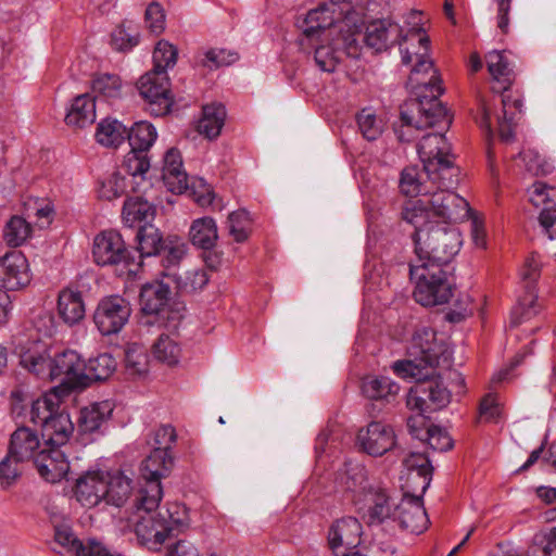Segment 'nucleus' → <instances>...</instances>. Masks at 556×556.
<instances>
[{
    "mask_svg": "<svg viewBox=\"0 0 556 556\" xmlns=\"http://www.w3.org/2000/svg\"><path fill=\"white\" fill-rule=\"evenodd\" d=\"M422 495L404 494L402 501L394 507L393 520L410 533L420 534L427 530L429 518L422 503Z\"/></svg>",
    "mask_w": 556,
    "mask_h": 556,
    "instance_id": "15",
    "label": "nucleus"
},
{
    "mask_svg": "<svg viewBox=\"0 0 556 556\" xmlns=\"http://www.w3.org/2000/svg\"><path fill=\"white\" fill-rule=\"evenodd\" d=\"M226 110L223 104L212 103L203 106L202 117L198 123L199 134L208 139H215L219 136L225 124Z\"/></svg>",
    "mask_w": 556,
    "mask_h": 556,
    "instance_id": "41",
    "label": "nucleus"
},
{
    "mask_svg": "<svg viewBox=\"0 0 556 556\" xmlns=\"http://www.w3.org/2000/svg\"><path fill=\"white\" fill-rule=\"evenodd\" d=\"M92 256L97 265L115 267L121 275H137L141 268L136 253L115 230H104L94 237Z\"/></svg>",
    "mask_w": 556,
    "mask_h": 556,
    "instance_id": "9",
    "label": "nucleus"
},
{
    "mask_svg": "<svg viewBox=\"0 0 556 556\" xmlns=\"http://www.w3.org/2000/svg\"><path fill=\"white\" fill-rule=\"evenodd\" d=\"M139 42V34L136 30L126 28L125 25L118 26L112 33V46L118 51L132 49Z\"/></svg>",
    "mask_w": 556,
    "mask_h": 556,
    "instance_id": "61",
    "label": "nucleus"
},
{
    "mask_svg": "<svg viewBox=\"0 0 556 556\" xmlns=\"http://www.w3.org/2000/svg\"><path fill=\"white\" fill-rule=\"evenodd\" d=\"M403 464L408 471V481L418 480V489L421 494H425L433 473L429 457L424 453H410Z\"/></svg>",
    "mask_w": 556,
    "mask_h": 556,
    "instance_id": "37",
    "label": "nucleus"
},
{
    "mask_svg": "<svg viewBox=\"0 0 556 556\" xmlns=\"http://www.w3.org/2000/svg\"><path fill=\"white\" fill-rule=\"evenodd\" d=\"M187 249L186 242L180 237L169 236L164 240L162 247V251L164 252L162 260L164 270L162 271V276L164 278H167L168 271H177L180 269L179 264L184 260Z\"/></svg>",
    "mask_w": 556,
    "mask_h": 556,
    "instance_id": "46",
    "label": "nucleus"
},
{
    "mask_svg": "<svg viewBox=\"0 0 556 556\" xmlns=\"http://www.w3.org/2000/svg\"><path fill=\"white\" fill-rule=\"evenodd\" d=\"M401 216L404 222L414 226L415 232L413 235V239L415 243L417 242L419 231L429 230V227H433L435 225L431 216L427 198L405 202Z\"/></svg>",
    "mask_w": 556,
    "mask_h": 556,
    "instance_id": "28",
    "label": "nucleus"
},
{
    "mask_svg": "<svg viewBox=\"0 0 556 556\" xmlns=\"http://www.w3.org/2000/svg\"><path fill=\"white\" fill-rule=\"evenodd\" d=\"M334 21L333 4L324 3L306 14L300 28L307 39L318 38L320 33L334 24Z\"/></svg>",
    "mask_w": 556,
    "mask_h": 556,
    "instance_id": "32",
    "label": "nucleus"
},
{
    "mask_svg": "<svg viewBox=\"0 0 556 556\" xmlns=\"http://www.w3.org/2000/svg\"><path fill=\"white\" fill-rule=\"evenodd\" d=\"M169 286L163 281H154L142 286L140 305L144 314L159 315L169 303Z\"/></svg>",
    "mask_w": 556,
    "mask_h": 556,
    "instance_id": "30",
    "label": "nucleus"
},
{
    "mask_svg": "<svg viewBox=\"0 0 556 556\" xmlns=\"http://www.w3.org/2000/svg\"><path fill=\"white\" fill-rule=\"evenodd\" d=\"M30 281L29 263L21 251H11L0 257V287L18 290L28 286Z\"/></svg>",
    "mask_w": 556,
    "mask_h": 556,
    "instance_id": "18",
    "label": "nucleus"
},
{
    "mask_svg": "<svg viewBox=\"0 0 556 556\" xmlns=\"http://www.w3.org/2000/svg\"><path fill=\"white\" fill-rule=\"evenodd\" d=\"M93 98L114 104L125 94V84L117 74L99 73L94 75L91 84Z\"/></svg>",
    "mask_w": 556,
    "mask_h": 556,
    "instance_id": "29",
    "label": "nucleus"
},
{
    "mask_svg": "<svg viewBox=\"0 0 556 556\" xmlns=\"http://www.w3.org/2000/svg\"><path fill=\"white\" fill-rule=\"evenodd\" d=\"M128 127L117 119L104 118L97 126L96 140L103 147L117 148L126 139Z\"/></svg>",
    "mask_w": 556,
    "mask_h": 556,
    "instance_id": "44",
    "label": "nucleus"
},
{
    "mask_svg": "<svg viewBox=\"0 0 556 556\" xmlns=\"http://www.w3.org/2000/svg\"><path fill=\"white\" fill-rule=\"evenodd\" d=\"M531 203L542 207L539 222L548 239L556 240V187L535 181L528 190Z\"/></svg>",
    "mask_w": 556,
    "mask_h": 556,
    "instance_id": "17",
    "label": "nucleus"
},
{
    "mask_svg": "<svg viewBox=\"0 0 556 556\" xmlns=\"http://www.w3.org/2000/svg\"><path fill=\"white\" fill-rule=\"evenodd\" d=\"M117 366L114 357L109 353L99 354L85 363L84 368V388L92 381H102L110 378Z\"/></svg>",
    "mask_w": 556,
    "mask_h": 556,
    "instance_id": "43",
    "label": "nucleus"
},
{
    "mask_svg": "<svg viewBox=\"0 0 556 556\" xmlns=\"http://www.w3.org/2000/svg\"><path fill=\"white\" fill-rule=\"evenodd\" d=\"M184 317L185 307L180 303H168L157 315L159 320L170 331L179 328Z\"/></svg>",
    "mask_w": 556,
    "mask_h": 556,
    "instance_id": "63",
    "label": "nucleus"
},
{
    "mask_svg": "<svg viewBox=\"0 0 556 556\" xmlns=\"http://www.w3.org/2000/svg\"><path fill=\"white\" fill-rule=\"evenodd\" d=\"M162 178L173 193H182L188 188V175L182 167V159L177 149H169L164 155Z\"/></svg>",
    "mask_w": 556,
    "mask_h": 556,
    "instance_id": "25",
    "label": "nucleus"
},
{
    "mask_svg": "<svg viewBox=\"0 0 556 556\" xmlns=\"http://www.w3.org/2000/svg\"><path fill=\"white\" fill-rule=\"evenodd\" d=\"M405 39L415 40L418 42V50L410 51L409 49H401L402 63L408 65L415 61L412 67L408 83L415 89L417 98L432 96V90L429 86L435 85L440 89V96L443 92L441 87V80L437 75V71L433 68V62L428 55L429 50V37L422 31L421 28L410 29L406 35Z\"/></svg>",
    "mask_w": 556,
    "mask_h": 556,
    "instance_id": "7",
    "label": "nucleus"
},
{
    "mask_svg": "<svg viewBox=\"0 0 556 556\" xmlns=\"http://www.w3.org/2000/svg\"><path fill=\"white\" fill-rule=\"evenodd\" d=\"M363 394L374 401L390 403L400 392V386L386 376H368L362 382Z\"/></svg>",
    "mask_w": 556,
    "mask_h": 556,
    "instance_id": "35",
    "label": "nucleus"
},
{
    "mask_svg": "<svg viewBox=\"0 0 556 556\" xmlns=\"http://www.w3.org/2000/svg\"><path fill=\"white\" fill-rule=\"evenodd\" d=\"M429 87L432 96L406 101L401 111V118L405 125L416 129L437 128L419 139L417 152L425 169L435 184L444 188H454L458 182L459 168L454 163L451 144L444 136L452 118L439 100V87Z\"/></svg>",
    "mask_w": 556,
    "mask_h": 556,
    "instance_id": "1",
    "label": "nucleus"
},
{
    "mask_svg": "<svg viewBox=\"0 0 556 556\" xmlns=\"http://www.w3.org/2000/svg\"><path fill=\"white\" fill-rule=\"evenodd\" d=\"M450 189L435 184V188L427 195L435 225H455L471 214L468 201Z\"/></svg>",
    "mask_w": 556,
    "mask_h": 556,
    "instance_id": "11",
    "label": "nucleus"
},
{
    "mask_svg": "<svg viewBox=\"0 0 556 556\" xmlns=\"http://www.w3.org/2000/svg\"><path fill=\"white\" fill-rule=\"evenodd\" d=\"M368 507V517L371 523H381L387 518L393 519L392 505L386 491L372 488L362 500Z\"/></svg>",
    "mask_w": 556,
    "mask_h": 556,
    "instance_id": "42",
    "label": "nucleus"
},
{
    "mask_svg": "<svg viewBox=\"0 0 556 556\" xmlns=\"http://www.w3.org/2000/svg\"><path fill=\"white\" fill-rule=\"evenodd\" d=\"M410 278L416 281L414 299L422 306L442 305L453 296V282L444 266L430 262L409 265Z\"/></svg>",
    "mask_w": 556,
    "mask_h": 556,
    "instance_id": "6",
    "label": "nucleus"
},
{
    "mask_svg": "<svg viewBox=\"0 0 556 556\" xmlns=\"http://www.w3.org/2000/svg\"><path fill=\"white\" fill-rule=\"evenodd\" d=\"M167 279L182 293L202 290L208 282L207 273L203 268H180L177 271H168Z\"/></svg>",
    "mask_w": 556,
    "mask_h": 556,
    "instance_id": "38",
    "label": "nucleus"
},
{
    "mask_svg": "<svg viewBox=\"0 0 556 556\" xmlns=\"http://www.w3.org/2000/svg\"><path fill=\"white\" fill-rule=\"evenodd\" d=\"M417 381L406 394V407L416 415L432 414L446 407L451 402V392L439 379Z\"/></svg>",
    "mask_w": 556,
    "mask_h": 556,
    "instance_id": "12",
    "label": "nucleus"
},
{
    "mask_svg": "<svg viewBox=\"0 0 556 556\" xmlns=\"http://www.w3.org/2000/svg\"><path fill=\"white\" fill-rule=\"evenodd\" d=\"M358 128L364 138L376 140L382 132V123L368 109H364L357 116Z\"/></svg>",
    "mask_w": 556,
    "mask_h": 556,
    "instance_id": "57",
    "label": "nucleus"
},
{
    "mask_svg": "<svg viewBox=\"0 0 556 556\" xmlns=\"http://www.w3.org/2000/svg\"><path fill=\"white\" fill-rule=\"evenodd\" d=\"M126 190V179L118 173H113L108 177L99 189V195L105 200H113L124 194Z\"/></svg>",
    "mask_w": 556,
    "mask_h": 556,
    "instance_id": "62",
    "label": "nucleus"
},
{
    "mask_svg": "<svg viewBox=\"0 0 556 556\" xmlns=\"http://www.w3.org/2000/svg\"><path fill=\"white\" fill-rule=\"evenodd\" d=\"M131 307L127 300L119 295L103 298L93 313V321L103 336L119 332L128 321Z\"/></svg>",
    "mask_w": 556,
    "mask_h": 556,
    "instance_id": "13",
    "label": "nucleus"
},
{
    "mask_svg": "<svg viewBox=\"0 0 556 556\" xmlns=\"http://www.w3.org/2000/svg\"><path fill=\"white\" fill-rule=\"evenodd\" d=\"M149 356L147 350L138 344L131 343L127 346L125 354V367L129 376L143 377L149 372Z\"/></svg>",
    "mask_w": 556,
    "mask_h": 556,
    "instance_id": "49",
    "label": "nucleus"
},
{
    "mask_svg": "<svg viewBox=\"0 0 556 556\" xmlns=\"http://www.w3.org/2000/svg\"><path fill=\"white\" fill-rule=\"evenodd\" d=\"M40 441L35 431L27 427L17 428L10 439L8 454L15 457L16 463L35 459V451L39 447Z\"/></svg>",
    "mask_w": 556,
    "mask_h": 556,
    "instance_id": "27",
    "label": "nucleus"
},
{
    "mask_svg": "<svg viewBox=\"0 0 556 556\" xmlns=\"http://www.w3.org/2000/svg\"><path fill=\"white\" fill-rule=\"evenodd\" d=\"M485 60L488 71L495 83L493 90L502 93L503 114L497 117L498 132L504 141H509L514 137L515 126L522 108L521 100L507 92L515 79L514 66L505 50L490 51Z\"/></svg>",
    "mask_w": 556,
    "mask_h": 556,
    "instance_id": "5",
    "label": "nucleus"
},
{
    "mask_svg": "<svg viewBox=\"0 0 556 556\" xmlns=\"http://www.w3.org/2000/svg\"><path fill=\"white\" fill-rule=\"evenodd\" d=\"M123 168L134 178L144 175L150 168V162L146 152L131 149L124 157Z\"/></svg>",
    "mask_w": 556,
    "mask_h": 556,
    "instance_id": "58",
    "label": "nucleus"
},
{
    "mask_svg": "<svg viewBox=\"0 0 556 556\" xmlns=\"http://www.w3.org/2000/svg\"><path fill=\"white\" fill-rule=\"evenodd\" d=\"M153 358L168 367L179 364L182 349L176 338L167 333H161L151 346Z\"/></svg>",
    "mask_w": 556,
    "mask_h": 556,
    "instance_id": "39",
    "label": "nucleus"
},
{
    "mask_svg": "<svg viewBox=\"0 0 556 556\" xmlns=\"http://www.w3.org/2000/svg\"><path fill=\"white\" fill-rule=\"evenodd\" d=\"M359 447L371 456H382L395 446V433L391 426L381 420H371L357 433Z\"/></svg>",
    "mask_w": 556,
    "mask_h": 556,
    "instance_id": "16",
    "label": "nucleus"
},
{
    "mask_svg": "<svg viewBox=\"0 0 556 556\" xmlns=\"http://www.w3.org/2000/svg\"><path fill=\"white\" fill-rule=\"evenodd\" d=\"M136 514L130 520L140 545L157 552L168 539L177 536L189 527L187 508L179 503H170L154 513L159 507L142 505L141 496L135 498Z\"/></svg>",
    "mask_w": 556,
    "mask_h": 556,
    "instance_id": "3",
    "label": "nucleus"
},
{
    "mask_svg": "<svg viewBox=\"0 0 556 556\" xmlns=\"http://www.w3.org/2000/svg\"><path fill=\"white\" fill-rule=\"evenodd\" d=\"M105 503L122 507L132 494V479L121 470L105 471Z\"/></svg>",
    "mask_w": 556,
    "mask_h": 556,
    "instance_id": "31",
    "label": "nucleus"
},
{
    "mask_svg": "<svg viewBox=\"0 0 556 556\" xmlns=\"http://www.w3.org/2000/svg\"><path fill=\"white\" fill-rule=\"evenodd\" d=\"M52 359L42 354L27 351L21 356V365L41 377H49Z\"/></svg>",
    "mask_w": 556,
    "mask_h": 556,
    "instance_id": "56",
    "label": "nucleus"
},
{
    "mask_svg": "<svg viewBox=\"0 0 556 556\" xmlns=\"http://www.w3.org/2000/svg\"><path fill=\"white\" fill-rule=\"evenodd\" d=\"M314 60L319 70L326 73H333L340 63L338 52L330 46L316 48Z\"/></svg>",
    "mask_w": 556,
    "mask_h": 556,
    "instance_id": "60",
    "label": "nucleus"
},
{
    "mask_svg": "<svg viewBox=\"0 0 556 556\" xmlns=\"http://www.w3.org/2000/svg\"><path fill=\"white\" fill-rule=\"evenodd\" d=\"M177 48L166 40H160L153 51V72L166 73L167 68L173 67L177 62Z\"/></svg>",
    "mask_w": 556,
    "mask_h": 556,
    "instance_id": "52",
    "label": "nucleus"
},
{
    "mask_svg": "<svg viewBox=\"0 0 556 556\" xmlns=\"http://www.w3.org/2000/svg\"><path fill=\"white\" fill-rule=\"evenodd\" d=\"M174 468V456L172 451L163 447H154L149 456L141 464V476L144 484L139 489L137 495L141 496L142 505L159 507L163 497L161 479L169 476Z\"/></svg>",
    "mask_w": 556,
    "mask_h": 556,
    "instance_id": "10",
    "label": "nucleus"
},
{
    "mask_svg": "<svg viewBox=\"0 0 556 556\" xmlns=\"http://www.w3.org/2000/svg\"><path fill=\"white\" fill-rule=\"evenodd\" d=\"M462 233L454 225H434L418 232L416 254L418 262L447 265L460 250Z\"/></svg>",
    "mask_w": 556,
    "mask_h": 556,
    "instance_id": "8",
    "label": "nucleus"
},
{
    "mask_svg": "<svg viewBox=\"0 0 556 556\" xmlns=\"http://www.w3.org/2000/svg\"><path fill=\"white\" fill-rule=\"evenodd\" d=\"M136 239L139 252V254L136 253V257L141 264L142 257L156 255L162 251L164 240L160 230L153 225L140 226Z\"/></svg>",
    "mask_w": 556,
    "mask_h": 556,
    "instance_id": "45",
    "label": "nucleus"
},
{
    "mask_svg": "<svg viewBox=\"0 0 556 556\" xmlns=\"http://www.w3.org/2000/svg\"><path fill=\"white\" fill-rule=\"evenodd\" d=\"M338 483L343 491L353 494L355 503H362L363 497L374 488L368 481L365 466L352 460L344 463L338 475Z\"/></svg>",
    "mask_w": 556,
    "mask_h": 556,
    "instance_id": "22",
    "label": "nucleus"
},
{
    "mask_svg": "<svg viewBox=\"0 0 556 556\" xmlns=\"http://www.w3.org/2000/svg\"><path fill=\"white\" fill-rule=\"evenodd\" d=\"M140 96L150 104L155 115L166 114L173 102L169 97V83L166 73L150 71L137 84Z\"/></svg>",
    "mask_w": 556,
    "mask_h": 556,
    "instance_id": "14",
    "label": "nucleus"
},
{
    "mask_svg": "<svg viewBox=\"0 0 556 556\" xmlns=\"http://www.w3.org/2000/svg\"><path fill=\"white\" fill-rule=\"evenodd\" d=\"M58 313L62 320L70 325L78 324L85 317V303L79 291L63 289L58 298Z\"/></svg>",
    "mask_w": 556,
    "mask_h": 556,
    "instance_id": "33",
    "label": "nucleus"
},
{
    "mask_svg": "<svg viewBox=\"0 0 556 556\" xmlns=\"http://www.w3.org/2000/svg\"><path fill=\"white\" fill-rule=\"evenodd\" d=\"M41 439L48 447H56L66 444L75 433V425L72 419H40Z\"/></svg>",
    "mask_w": 556,
    "mask_h": 556,
    "instance_id": "34",
    "label": "nucleus"
},
{
    "mask_svg": "<svg viewBox=\"0 0 556 556\" xmlns=\"http://www.w3.org/2000/svg\"><path fill=\"white\" fill-rule=\"evenodd\" d=\"M237 59L238 54L236 52L225 49H210L204 53V59L201 60V64L213 70L219 66L230 65L236 62Z\"/></svg>",
    "mask_w": 556,
    "mask_h": 556,
    "instance_id": "59",
    "label": "nucleus"
},
{
    "mask_svg": "<svg viewBox=\"0 0 556 556\" xmlns=\"http://www.w3.org/2000/svg\"><path fill=\"white\" fill-rule=\"evenodd\" d=\"M157 132L155 127L146 121L135 123L128 128L127 139L131 149L147 152L155 142Z\"/></svg>",
    "mask_w": 556,
    "mask_h": 556,
    "instance_id": "48",
    "label": "nucleus"
},
{
    "mask_svg": "<svg viewBox=\"0 0 556 556\" xmlns=\"http://www.w3.org/2000/svg\"><path fill=\"white\" fill-rule=\"evenodd\" d=\"M527 556H556V528L533 535Z\"/></svg>",
    "mask_w": 556,
    "mask_h": 556,
    "instance_id": "50",
    "label": "nucleus"
},
{
    "mask_svg": "<svg viewBox=\"0 0 556 556\" xmlns=\"http://www.w3.org/2000/svg\"><path fill=\"white\" fill-rule=\"evenodd\" d=\"M105 471H88L77 479L74 494L76 500L87 508L105 502Z\"/></svg>",
    "mask_w": 556,
    "mask_h": 556,
    "instance_id": "21",
    "label": "nucleus"
},
{
    "mask_svg": "<svg viewBox=\"0 0 556 556\" xmlns=\"http://www.w3.org/2000/svg\"><path fill=\"white\" fill-rule=\"evenodd\" d=\"M526 170L533 175H545L551 170V164L534 148H525L518 155Z\"/></svg>",
    "mask_w": 556,
    "mask_h": 556,
    "instance_id": "54",
    "label": "nucleus"
},
{
    "mask_svg": "<svg viewBox=\"0 0 556 556\" xmlns=\"http://www.w3.org/2000/svg\"><path fill=\"white\" fill-rule=\"evenodd\" d=\"M536 296L532 291H529L511 309L510 324L511 326H519L520 324L530 320L536 315Z\"/></svg>",
    "mask_w": 556,
    "mask_h": 556,
    "instance_id": "53",
    "label": "nucleus"
},
{
    "mask_svg": "<svg viewBox=\"0 0 556 556\" xmlns=\"http://www.w3.org/2000/svg\"><path fill=\"white\" fill-rule=\"evenodd\" d=\"M409 434L426 443L431 450L446 452L453 448L454 441L448 431L431 422V419H407Z\"/></svg>",
    "mask_w": 556,
    "mask_h": 556,
    "instance_id": "19",
    "label": "nucleus"
},
{
    "mask_svg": "<svg viewBox=\"0 0 556 556\" xmlns=\"http://www.w3.org/2000/svg\"><path fill=\"white\" fill-rule=\"evenodd\" d=\"M189 237L191 243L202 250H211L218 239L215 220L212 217L194 219L190 226Z\"/></svg>",
    "mask_w": 556,
    "mask_h": 556,
    "instance_id": "40",
    "label": "nucleus"
},
{
    "mask_svg": "<svg viewBox=\"0 0 556 556\" xmlns=\"http://www.w3.org/2000/svg\"><path fill=\"white\" fill-rule=\"evenodd\" d=\"M122 216L124 223L129 227L140 223L150 225L149 222L154 216V208L148 201L141 198H129L124 203Z\"/></svg>",
    "mask_w": 556,
    "mask_h": 556,
    "instance_id": "47",
    "label": "nucleus"
},
{
    "mask_svg": "<svg viewBox=\"0 0 556 556\" xmlns=\"http://www.w3.org/2000/svg\"><path fill=\"white\" fill-rule=\"evenodd\" d=\"M31 235V226L20 216H13L5 225L3 238L10 247L22 245Z\"/></svg>",
    "mask_w": 556,
    "mask_h": 556,
    "instance_id": "51",
    "label": "nucleus"
},
{
    "mask_svg": "<svg viewBox=\"0 0 556 556\" xmlns=\"http://www.w3.org/2000/svg\"><path fill=\"white\" fill-rule=\"evenodd\" d=\"M74 556H123L119 553L111 552L102 542L89 538L78 544Z\"/></svg>",
    "mask_w": 556,
    "mask_h": 556,
    "instance_id": "64",
    "label": "nucleus"
},
{
    "mask_svg": "<svg viewBox=\"0 0 556 556\" xmlns=\"http://www.w3.org/2000/svg\"><path fill=\"white\" fill-rule=\"evenodd\" d=\"M433 188H435V182L428 175L425 166L422 169H419L417 166H407L402 170L400 190L403 194L427 198Z\"/></svg>",
    "mask_w": 556,
    "mask_h": 556,
    "instance_id": "26",
    "label": "nucleus"
},
{
    "mask_svg": "<svg viewBox=\"0 0 556 556\" xmlns=\"http://www.w3.org/2000/svg\"><path fill=\"white\" fill-rule=\"evenodd\" d=\"M251 219L244 210L236 211L228 216V229L230 236L237 242H244L249 238Z\"/></svg>",
    "mask_w": 556,
    "mask_h": 556,
    "instance_id": "55",
    "label": "nucleus"
},
{
    "mask_svg": "<svg viewBox=\"0 0 556 556\" xmlns=\"http://www.w3.org/2000/svg\"><path fill=\"white\" fill-rule=\"evenodd\" d=\"M85 362L73 351H64L52 358L49 378L60 379L61 384L54 387L43 396L33 400L22 390L11 392V414L15 417H70L66 399L73 389L84 388Z\"/></svg>",
    "mask_w": 556,
    "mask_h": 556,
    "instance_id": "2",
    "label": "nucleus"
},
{
    "mask_svg": "<svg viewBox=\"0 0 556 556\" xmlns=\"http://www.w3.org/2000/svg\"><path fill=\"white\" fill-rule=\"evenodd\" d=\"M96 119V99L89 94L76 97L65 116L68 126L84 128Z\"/></svg>",
    "mask_w": 556,
    "mask_h": 556,
    "instance_id": "36",
    "label": "nucleus"
},
{
    "mask_svg": "<svg viewBox=\"0 0 556 556\" xmlns=\"http://www.w3.org/2000/svg\"><path fill=\"white\" fill-rule=\"evenodd\" d=\"M401 26L389 20H376L369 23L364 35L365 43L377 52L406 40Z\"/></svg>",
    "mask_w": 556,
    "mask_h": 556,
    "instance_id": "20",
    "label": "nucleus"
},
{
    "mask_svg": "<svg viewBox=\"0 0 556 556\" xmlns=\"http://www.w3.org/2000/svg\"><path fill=\"white\" fill-rule=\"evenodd\" d=\"M362 525L354 517H344L337 520L328 533L330 548L339 554L341 548L352 549L361 543Z\"/></svg>",
    "mask_w": 556,
    "mask_h": 556,
    "instance_id": "23",
    "label": "nucleus"
},
{
    "mask_svg": "<svg viewBox=\"0 0 556 556\" xmlns=\"http://www.w3.org/2000/svg\"><path fill=\"white\" fill-rule=\"evenodd\" d=\"M410 358L396 361L392 369L403 379L416 381L434 378L437 367L450 365L451 352L447 345L437 339L435 332L428 327L417 328L408 346Z\"/></svg>",
    "mask_w": 556,
    "mask_h": 556,
    "instance_id": "4",
    "label": "nucleus"
},
{
    "mask_svg": "<svg viewBox=\"0 0 556 556\" xmlns=\"http://www.w3.org/2000/svg\"><path fill=\"white\" fill-rule=\"evenodd\" d=\"M34 463L40 477L51 483L61 481L70 470L64 452L56 447L43 448L35 456Z\"/></svg>",
    "mask_w": 556,
    "mask_h": 556,
    "instance_id": "24",
    "label": "nucleus"
}]
</instances>
